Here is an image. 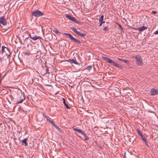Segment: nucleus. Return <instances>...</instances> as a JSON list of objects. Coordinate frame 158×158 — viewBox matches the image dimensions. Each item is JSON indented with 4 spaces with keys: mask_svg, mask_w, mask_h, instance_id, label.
<instances>
[{
    "mask_svg": "<svg viewBox=\"0 0 158 158\" xmlns=\"http://www.w3.org/2000/svg\"><path fill=\"white\" fill-rule=\"evenodd\" d=\"M102 23H104L105 22L103 21H102Z\"/></svg>",
    "mask_w": 158,
    "mask_h": 158,
    "instance_id": "obj_39",
    "label": "nucleus"
},
{
    "mask_svg": "<svg viewBox=\"0 0 158 158\" xmlns=\"http://www.w3.org/2000/svg\"><path fill=\"white\" fill-rule=\"evenodd\" d=\"M102 58L104 60L107 61L108 62L114 66L116 67L119 68L120 69H121L123 67L122 66L118 64L117 63L108 58L103 57H102Z\"/></svg>",
    "mask_w": 158,
    "mask_h": 158,
    "instance_id": "obj_1",
    "label": "nucleus"
},
{
    "mask_svg": "<svg viewBox=\"0 0 158 158\" xmlns=\"http://www.w3.org/2000/svg\"><path fill=\"white\" fill-rule=\"evenodd\" d=\"M1 73H0V83L1 82Z\"/></svg>",
    "mask_w": 158,
    "mask_h": 158,
    "instance_id": "obj_37",
    "label": "nucleus"
},
{
    "mask_svg": "<svg viewBox=\"0 0 158 158\" xmlns=\"http://www.w3.org/2000/svg\"><path fill=\"white\" fill-rule=\"evenodd\" d=\"M152 13L153 14H156L157 13L156 11H153L152 12Z\"/></svg>",
    "mask_w": 158,
    "mask_h": 158,
    "instance_id": "obj_30",
    "label": "nucleus"
},
{
    "mask_svg": "<svg viewBox=\"0 0 158 158\" xmlns=\"http://www.w3.org/2000/svg\"><path fill=\"white\" fill-rule=\"evenodd\" d=\"M108 27H105V28H104L103 30L105 31H107L108 30Z\"/></svg>",
    "mask_w": 158,
    "mask_h": 158,
    "instance_id": "obj_24",
    "label": "nucleus"
},
{
    "mask_svg": "<svg viewBox=\"0 0 158 158\" xmlns=\"http://www.w3.org/2000/svg\"><path fill=\"white\" fill-rule=\"evenodd\" d=\"M123 61H124V62L127 64V65H129V61H128L127 60H123Z\"/></svg>",
    "mask_w": 158,
    "mask_h": 158,
    "instance_id": "obj_22",
    "label": "nucleus"
},
{
    "mask_svg": "<svg viewBox=\"0 0 158 158\" xmlns=\"http://www.w3.org/2000/svg\"><path fill=\"white\" fill-rule=\"evenodd\" d=\"M73 130L76 131H77V132H79V129H77V128H73Z\"/></svg>",
    "mask_w": 158,
    "mask_h": 158,
    "instance_id": "obj_27",
    "label": "nucleus"
},
{
    "mask_svg": "<svg viewBox=\"0 0 158 158\" xmlns=\"http://www.w3.org/2000/svg\"><path fill=\"white\" fill-rule=\"evenodd\" d=\"M119 27H121V28H122L121 26L120 25H119Z\"/></svg>",
    "mask_w": 158,
    "mask_h": 158,
    "instance_id": "obj_38",
    "label": "nucleus"
},
{
    "mask_svg": "<svg viewBox=\"0 0 158 158\" xmlns=\"http://www.w3.org/2000/svg\"><path fill=\"white\" fill-rule=\"evenodd\" d=\"M92 66H89L87 67V69H90L92 68Z\"/></svg>",
    "mask_w": 158,
    "mask_h": 158,
    "instance_id": "obj_29",
    "label": "nucleus"
},
{
    "mask_svg": "<svg viewBox=\"0 0 158 158\" xmlns=\"http://www.w3.org/2000/svg\"><path fill=\"white\" fill-rule=\"evenodd\" d=\"M28 38H31H31H32V37H31V35L30 34L29 35H28Z\"/></svg>",
    "mask_w": 158,
    "mask_h": 158,
    "instance_id": "obj_33",
    "label": "nucleus"
},
{
    "mask_svg": "<svg viewBox=\"0 0 158 158\" xmlns=\"http://www.w3.org/2000/svg\"><path fill=\"white\" fill-rule=\"evenodd\" d=\"M66 61L71 63H73L75 64H78V63L76 61V60L74 59L67 60Z\"/></svg>",
    "mask_w": 158,
    "mask_h": 158,
    "instance_id": "obj_9",
    "label": "nucleus"
},
{
    "mask_svg": "<svg viewBox=\"0 0 158 158\" xmlns=\"http://www.w3.org/2000/svg\"><path fill=\"white\" fill-rule=\"evenodd\" d=\"M141 137L143 140L145 142V143H146L147 141L146 139L143 137V135L142 136H141Z\"/></svg>",
    "mask_w": 158,
    "mask_h": 158,
    "instance_id": "obj_23",
    "label": "nucleus"
},
{
    "mask_svg": "<svg viewBox=\"0 0 158 158\" xmlns=\"http://www.w3.org/2000/svg\"><path fill=\"white\" fill-rule=\"evenodd\" d=\"M86 35V34H82L80 33V36H81L82 37H84Z\"/></svg>",
    "mask_w": 158,
    "mask_h": 158,
    "instance_id": "obj_25",
    "label": "nucleus"
},
{
    "mask_svg": "<svg viewBox=\"0 0 158 158\" xmlns=\"http://www.w3.org/2000/svg\"><path fill=\"white\" fill-rule=\"evenodd\" d=\"M71 29L77 34L79 35V31H77L76 29L74 27H71Z\"/></svg>",
    "mask_w": 158,
    "mask_h": 158,
    "instance_id": "obj_11",
    "label": "nucleus"
},
{
    "mask_svg": "<svg viewBox=\"0 0 158 158\" xmlns=\"http://www.w3.org/2000/svg\"><path fill=\"white\" fill-rule=\"evenodd\" d=\"M6 48L4 46H2V54L4 53V48Z\"/></svg>",
    "mask_w": 158,
    "mask_h": 158,
    "instance_id": "obj_18",
    "label": "nucleus"
},
{
    "mask_svg": "<svg viewBox=\"0 0 158 158\" xmlns=\"http://www.w3.org/2000/svg\"><path fill=\"white\" fill-rule=\"evenodd\" d=\"M147 29V27L144 26H141L139 28L136 29V30H138L139 31H143L146 30Z\"/></svg>",
    "mask_w": 158,
    "mask_h": 158,
    "instance_id": "obj_8",
    "label": "nucleus"
},
{
    "mask_svg": "<svg viewBox=\"0 0 158 158\" xmlns=\"http://www.w3.org/2000/svg\"><path fill=\"white\" fill-rule=\"evenodd\" d=\"M0 23L2 24L3 25H6L7 24V22L5 19V17L2 16L0 18Z\"/></svg>",
    "mask_w": 158,
    "mask_h": 158,
    "instance_id": "obj_6",
    "label": "nucleus"
},
{
    "mask_svg": "<svg viewBox=\"0 0 158 158\" xmlns=\"http://www.w3.org/2000/svg\"><path fill=\"white\" fill-rule=\"evenodd\" d=\"M51 123L53 125V126L55 127L57 129L59 128L53 122H51Z\"/></svg>",
    "mask_w": 158,
    "mask_h": 158,
    "instance_id": "obj_15",
    "label": "nucleus"
},
{
    "mask_svg": "<svg viewBox=\"0 0 158 158\" xmlns=\"http://www.w3.org/2000/svg\"><path fill=\"white\" fill-rule=\"evenodd\" d=\"M44 14L40 10H36L32 12V15L35 17H40L43 15Z\"/></svg>",
    "mask_w": 158,
    "mask_h": 158,
    "instance_id": "obj_3",
    "label": "nucleus"
},
{
    "mask_svg": "<svg viewBox=\"0 0 158 158\" xmlns=\"http://www.w3.org/2000/svg\"><path fill=\"white\" fill-rule=\"evenodd\" d=\"M60 132L61 131V130L60 128H59L58 129H57Z\"/></svg>",
    "mask_w": 158,
    "mask_h": 158,
    "instance_id": "obj_35",
    "label": "nucleus"
},
{
    "mask_svg": "<svg viewBox=\"0 0 158 158\" xmlns=\"http://www.w3.org/2000/svg\"><path fill=\"white\" fill-rule=\"evenodd\" d=\"M150 93L152 95H154L158 94V91L156 89H153L151 90Z\"/></svg>",
    "mask_w": 158,
    "mask_h": 158,
    "instance_id": "obj_7",
    "label": "nucleus"
},
{
    "mask_svg": "<svg viewBox=\"0 0 158 158\" xmlns=\"http://www.w3.org/2000/svg\"><path fill=\"white\" fill-rule=\"evenodd\" d=\"M69 38L73 41L76 42H79V41L74 38L73 37L72 35L69 37Z\"/></svg>",
    "mask_w": 158,
    "mask_h": 158,
    "instance_id": "obj_12",
    "label": "nucleus"
},
{
    "mask_svg": "<svg viewBox=\"0 0 158 158\" xmlns=\"http://www.w3.org/2000/svg\"><path fill=\"white\" fill-rule=\"evenodd\" d=\"M103 19V15H102L99 19V22H102Z\"/></svg>",
    "mask_w": 158,
    "mask_h": 158,
    "instance_id": "obj_17",
    "label": "nucleus"
},
{
    "mask_svg": "<svg viewBox=\"0 0 158 158\" xmlns=\"http://www.w3.org/2000/svg\"><path fill=\"white\" fill-rule=\"evenodd\" d=\"M102 24V22H99V26H101Z\"/></svg>",
    "mask_w": 158,
    "mask_h": 158,
    "instance_id": "obj_32",
    "label": "nucleus"
},
{
    "mask_svg": "<svg viewBox=\"0 0 158 158\" xmlns=\"http://www.w3.org/2000/svg\"><path fill=\"white\" fill-rule=\"evenodd\" d=\"M63 103L64 104V106H66V108H67V109H69L70 108L69 107V106L67 104H66V103L65 100L64 98H63Z\"/></svg>",
    "mask_w": 158,
    "mask_h": 158,
    "instance_id": "obj_14",
    "label": "nucleus"
},
{
    "mask_svg": "<svg viewBox=\"0 0 158 158\" xmlns=\"http://www.w3.org/2000/svg\"><path fill=\"white\" fill-rule=\"evenodd\" d=\"M117 59H118V60H119L123 61V59H120V58H118Z\"/></svg>",
    "mask_w": 158,
    "mask_h": 158,
    "instance_id": "obj_34",
    "label": "nucleus"
},
{
    "mask_svg": "<svg viewBox=\"0 0 158 158\" xmlns=\"http://www.w3.org/2000/svg\"><path fill=\"white\" fill-rule=\"evenodd\" d=\"M25 99H22L20 101H19L17 103H21L23 101V100Z\"/></svg>",
    "mask_w": 158,
    "mask_h": 158,
    "instance_id": "obj_28",
    "label": "nucleus"
},
{
    "mask_svg": "<svg viewBox=\"0 0 158 158\" xmlns=\"http://www.w3.org/2000/svg\"><path fill=\"white\" fill-rule=\"evenodd\" d=\"M25 55H29V53H28V52H27L25 53Z\"/></svg>",
    "mask_w": 158,
    "mask_h": 158,
    "instance_id": "obj_36",
    "label": "nucleus"
},
{
    "mask_svg": "<svg viewBox=\"0 0 158 158\" xmlns=\"http://www.w3.org/2000/svg\"><path fill=\"white\" fill-rule=\"evenodd\" d=\"M80 137L84 140H87L89 138L85 133L82 131L80 130Z\"/></svg>",
    "mask_w": 158,
    "mask_h": 158,
    "instance_id": "obj_4",
    "label": "nucleus"
},
{
    "mask_svg": "<svg viewBox=\"0 0 158 158\" xmlns=\"http://www.w3.org/2000/svg\"><path fill=\"white\" fill-rule=\"evenodd\" d=\"M27 138H25L23 140H22V142L23 143H24L25 146H27Z\"/></svg>",
    "mask_w": 158,
    "mask_h": 158,
    "instance_id": "obj_13",
    "label": "nucleus"
},
{
    "mask_svg": "<svg viewBox=\"0 0 158 158\" xmlns=\"http://www.w3.org/2000/svg\"><path fill=\"white\" fill-rule=\"evenodd\" d=\"M138 133L139 135H140L141 137L142 136H143L142 133L139 130H137Z\"/></svg>",
    "mask_w": 158,
    "mask_h": 158,
    "instance_id": "obj_19",
    "label": "nucleus"
},
{
    "mask_svg": "<svg viewBox=\"0 0 158 158\" xmlns=\"http://www.w3.org/2000/svg\"><path fill=\"white\" fill-rule=\"evenodd\" d=\"M64 34L67 36H68L70 37L72 35L69 33H64Z\"/></svg>",
    "mask_w": 158,
    "mask_h": 158,
    "instance_id": "obj_26",
    "label": "nucleus"
},
{
    "mask_svg": "<svg viewBox=\"0 0 158 158\" xmlns=\"http://www.w3.org/2000/svg\"><path fill=\"white\" fill-rule=\"evenodd\" d=\"M46 74L48 73L49 74L50 73L49 71V69L47 67H46Z\"/></svg>",
    "mask_w": 158,
    "mask_h": 158,
    "instance_id": "obj_20",
    "label": "nucleus"
},
{
    "mask_svg": "<svg viewBox=\"0 0 158 158\" xmlns=\"http://www.w3.org/2000/svg\"><path fill=\"white\" fill-rule=\"evenodd\" d=\"M55 32L57 34H61L60 32H59L57 30H55Z\"/></svg>",
    "mask_w": 158,
    "mask_h": 158,
    "instance_id": "obj_21",
    "label": "nucleus"
},
{
    "mask_svg": "<svg viewBox=\"0 0 158 158\" xmlns=\"http://www.w3.org/2000/svg\"><path fill=\"white\" fill-rule=\"evenodd\" d=\"M64 16L65 17L67 18L70 20H71L73 22H75L77 23H78V21H76L74 17H72L69 14H66L64 15Z\"/></svg>",
    "mask_w": 158,
    "mask_h": 158,
    "instance_id": "obj_5",
    "label": "nucleus"
},
{
    "mask_svg": "<svg viewBox=\"0 0 158 158\" xmlns=\"http://www.w3.org/2000/svg\"><path fill=\"white\" fill-rule=\"evenodd\" d=\"M43 116L45 118L47 119V120L49 122H50L51 123V122H53L52 120H51L50 119H51L50 118H49L46 115V114L44 113L43 114Z\"/></svg>",
    "mask_w": 158,
    "mask_h": 158,
    "instance_id": "obj_10",
    "label": "nucleus"
},
{
    "mask_svg": "<svg viewBox=\"0 0 158 158\" xmlns=\"http://www.w3.org/2000/svg\"><path fill=\"white\" fill-rule=\"evenodd\" d=\"M154 34H158V30L156 31L154 33Z\"/></svg>",
    "mask_w": 158,
    "mask_h": 158,
    "instance_id": "obj_31",
    "label": "nucleus"
},
{
    "mask_svg": "<svg viewBox=\"0 0 158 158\" xmlns=\"http://www.w3.org/2000/svg\"><path fill=\"white\" fill-rule=\"evenodd\" d=\"M40 38L38 36H36L35 37H33L31 38V39H32L34 40H37V39Z\"/></svg>",
    "mask_w": 158,
    "mask_h": 158,
    "instance_id": "obj_16",
    "label": "nucleus"
},
{
    "mask_svg": "<svg viewBox=\"0 0 158 158\" xmlns=\"http://www.w3.org/2000/svg\"><path fill=\"white\" fill-rule=\"evenodd\" d=\"M136 60V63L138 66H141L143 64L142 59L140 56H135L133 57Z\"/></svg>",
    "mask_w": 158,
    "mask_h": 158,
    "instance_id": "obj_2",
    "label": "nucleus"
}]
</instances>
